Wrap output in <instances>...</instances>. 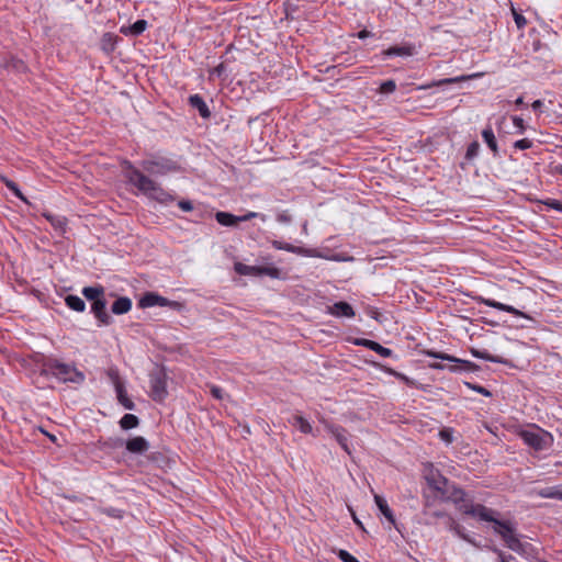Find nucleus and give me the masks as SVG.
Returning <instances> with one entry per match:
<instances>
[{"label":"nucleus","mask_w":562,"mask_h":562,"mask_svg":"<svg viewBox=\"0 0 562 562\" xmlns=\"http://www.w3.org/2000/svg\"><path fill=\"white\" fill-rule=\"evenodd\" d=\"M328 431L334 436L340 447L349 453L348 449V436L344 428L335 425H326Z\"/></svg>","instance_id":"4468645a"},{"label":"nucleus","mask_w":562,"mask_h":562,"mask_svg":"<svg viewBox=\"0 0 562 562\" xmlns=\"http://www.w3.org/2000/svg\"><path fill=\"white\" fill-rule=\"evenodd\" d=\"M125 446L128 452L135 454H142L149 449V442L142 436H136L128 439Z\"/></svg>","instance_id":"9b49d317"},{"label":"nucleus","mask_w":562,"mask_h":562,"mask_svg":"<svg viewBox=\"0 0 562 562\" xmlns=\"http://www.w3.org/2000/svg\"><path fill=\"white\" fill-rule=\"evenodd\" d=\"M479 153H480V144H479V142L474 140L469 144V146L467 148V153H465V158L468 160H473L474 158L477 157Z\"/></svg>","instance_id":"c9c22d12"},{"label":"nucleus","mask_w":562,"mask_h":562,"mask_svg":"<svg viewBox=\"0 0 562 562\" xmlns=\"http://www.w3.org/2000/svg\"><path fill=\"white\" fill-rule=\"evenodd\" d=\"M427 481L431 487L436 491L446 493V486L448 485V480L440 475L439 473H431L427 476Z\"/></svg>","instance_id":"412c9836"},{"label":"nucleus","mask_w":562,"mask_h":562,"mask_svg":"<svg viewBox=\"0 0 562 562\" xmlns=\"http://www.w3.org/2000/svg\"><path fill=\"white\" fill-rule=\"evenodd\" d=\"M471 353L473 357L483 359L486 361L495 362V363H505L506 361L498 356L491 355L487 350H479V349H471Z\"/></svg>","instance_id":"c756f323"},{"label":"nucleus","mask_w":562,"mask_h":562,"mask_svg":"<svg viewBox=\"0 0 562 562\" xmlns=\"http://www.w3.org/2000/svg\"><path fill=\"white\" fill-rule=\"evenodd\" d=\"M543 106V102L541 100H536L532 102L531 104V108L535 110V111H538L540 110L541 108Z\"/></svg>","instance_id":"4d7b16f0"},{"label":"nucleus","mask_w":562,"mask_h":562,"mask_svg":"<svg viewBox=\"0 0 562 562\" xmlns=\"http://www.w3.org/2000/svg\"><path fill=\"white\" fill-rule=\"evenodd\" d=\"M272 246L276 249L285 250V251L293 252V254H300L301 252V248L300 247L293 246L291 244L282 243V241H279V240H274L272 243Z\"/></svg>","instance_id":"f704fd0d"},{"label":"nucleus","mask_w":562,"mask_h":562,"mask_svg":"<svg viewBox=\"0 0 562 562\" xmlns=\"http://www.w3.org/2000/svg\"><path fill=\"white\" fill-rule=\"evenodd\" d=\"M447 527L450 531L454 532L459 538L463 539L467 542L473 543L471 538L465 533L464 528L450 516H447Z\"/></svg>","instance_id":"5701e85b"},{"label":"nucleus","mask_w":562,"mask_h":562,"mask_svg":"<svg viewBox=\"0 0 562 562\" xmlns=\"http://www.w3.org/2000/svg\"><path fill=\"white\" fill-rule=\"evenodd\" d=\"M482 137H483V140L485 142V144L487 145V147L493 153V156L494 157L498 156L497 140H496L495 134H494V132H493L491 126H486L482 131Z\"/></svg>","instance_id":"aec40b11"},{"label":"nucleus","mask_w":562,"mask_h":562,"mask_svg":"<svg viewBox=\"0 0 562 562\" xmlns=\"http://www.w3.org/2000/svg\"><path fill=\"white\" fill-rule=\"evenodd\" d=\"M492 551L497 553L498 560H499L498 562H508L507 557L504 554L503 551H501L499 549H497L495 547L492 548Z\"/></svg>","instance_id":"5fc2aeb1"},{"label":"nucleus","mask_w":562,"mask_h":562,"mask_svg":"<svg viewBox=\"0 0 562 562\" xmlns=\"http://www.w3.org/2000/svg\"><path fill=\"white\" fill-rule=\"evenodd\" d=\"M258 274H267L272 278L279 276V270L274 267H258Z\"/></svg>","instance_id":"a19ab883"},{"label":"nucleus","mask_w":562,"mask_h":562,"mask_svg":"<svg viewBox=\"0 0 562 562\" xmlns=\"http://www.w3.org/2000/svg\"><path fill=\"white\" fill-rule=\"evenodd\" d=\"M439 438L446 443L453 441V430L451 428H443L439 431Z\"/></svg>","instance_id":"ea45409f"},{"label":"nucleus","mask_w":562,"mask_h":562,"mask_svg":"<svg viewBox=\"0 0 562 562\" xmlns=\"http://www.w3.org/2000/svg\"><path fill=\"white\" fill-rule=\"evenodd\" d=\"M146 20H137L128 26H122L120 32L124 35L138 36L147 29Z\"/></svg>","instance_id":"a211bd4d"},{"label":"nucleus","mask_w":562,"mask_h":562,"mask_svg":"<svg viewBox=\"0 0 562 562\" xmlns=\"http://www.w3.org/2000/svg\"><path fill=\"white\" fill-rule=\"evenodd\" d=\"M538 495L543 498H553L562 501V486H549L541 488Z\"/></svg>","instance_id":"c85d7f7f"},{"label":"nucleus","mask_w":562,"mask_h":562,"mask_svg":"<svg viewBox=\"0 0 562 562\" xmlns=\"http://www.w3.org/2000/svg\"><path fill=\"white\" fill-rule=\"evenodd\" d=\"M255 217H260L262 221H266V216L262 215V214H259V213H256V212H247L245 215L238 216V223L247 222V221H250V220H252Z\"/></svg>","instance_id":"49530a36"},{"label":"nucleus","mask_w":562,"mask_h":562,"mask_svg":"<svg viewBox=\"0 0 562 562\" xmlns=\"http://www.w3.org/2000/svg\"><path fill=\"white\" fill-rule=\"evenodd\" d=\"M125 177L131 184L149 199L160 203H168L173 200L172 195L166 192L159 183L135 168L131 162H126Z\"/></svg>","instance_id":"f03ea898"},{"label":"nucleus","mask_w":562,"mask_h":562,"mask_svg":"<svg viewBox=\"0 0 562 562\" xmlns=\"http://www.w3.org/2000/svg\"><path fill=\"white\" fill-rule=\"evenodd\" d=\"M430 516L432 518H441V517H446L447 515L443 512H432V513H430Z\"/></svg>","instance_id":"13d9d810"},{"label":"nucleus","mask_w":562,"mask_h":562,"mask_svg":"<svg viewBox=\"0 0 562 562\" xmlns=\"http://www.w3.org/2000/svg\"><path fill=\"white\" fill-rule=\"evenodd\" d=\"M520 437L526 445L537 451L547 450L553 445V436L539 427L522 430Z\"/></svg>","instance_id":"20e7f679"},{"label":"nucleus","mask_w":562,"mask_h":562,"mask_svg":"<svg viewBox=\"0 0 562 562\" xmlns=\"http://www.w3.org/2000/svg\"><path fill=\"white\" fill-rule=\"evenodd\" d=\"M178 206L183 211V212H190L193 210V205L190 201H187V200H182L178 203Z\"/></svg>","instance_id":"3c124183"},{"label":"nucleus","mask_w":562,"mask_h":562,"mask_svg":"<svg viewBox=\"0 0 562 562\" xmlns=\"http://www.w3.org/2000/svg\"><path fill=\"white\" fill-rule=\"evenodd\" d=\"M124 443V440L121 438H110L106 442H104V446L111 447V448H119L122 447Z\"/></svg>","instance_id":"8fccbe9b"},{"label":"nucleus","mask_w":562,"mask_h":562,"mask_svg":"<svg viewBox=\"0 0 562 562\" xmlns=\"http://www.w3.org/2000/svg\"><path fill=\"white\" fill-rule=\"evenodd\" d=\"M235 270L239 274H244V276H250V274L258 276V267H255V266H247V265H244V263H236L235 265Z\"/></svg>","instance_id":"72a5a7b5"},{"label":"nucleus","mask_w":562,"mask_h":562,"mask_svg":"<svg viewBox=\"0 0 562 562\" xmlns=\"http://www.w3.org/2000/svg\"><path fill=\"white\" fill-rule=\"evenodd\" d=\"M512 12L517 27L519 30L524 29L527 24L526 18L521 13L517 12L514 8L512 9Z\"/></svg>","instance_id":"58836bf2"},{"label":"nucleus","mask_w":562,"mask_h":562,"mask_svg":"<svg viewBox=\"0 0 562 562\" xmlns=\"http://www.w3.org/2000/svg\"><path fill=\"white\" fill-rule=\"evenodd\" d=\"M11 188L14 190L15 194H16L19 198L23 199V196L21 195V193H20L15 188H13V187H11Z\"/></svg>","instance_id":"680f3d73"},{"label":"nucleus","mask_w":562,"mask_h":562,"mask_svg":"<svg viewBox=\"0 0 562 562\" xmlns=\"http://www.w3.org/2000/svg\"><path fill=\"white\" fill-rule=\"evenodd\" d=\"M215 218L223 226H235L238 224V216L228 212H217Z\"/></svg>","instance_id":"bb28decb"},{"label":"nucleus","mask_w":562,"mask_h":562,"mask_svg":"<svg viewBox=\"0 0 562 562\" xmlns=\"http://www.w3.org/2000/svg\"><path fill=\"white\" fill-rule=\"evenodd\" d=\"M416 53L415 45L405 44L402 46H392L383 52L385 56H413Z\"/></svg>","instance_id":"2eb2a0df"},{"label":"nucleus","mask_w":562,"mask_h":562,"mask_svg":"<svg viewBox=\"0 0 562 562\" xmlns=\"http://www.w3.org/2000/svg\"><path fill=\"white\" fill-rule=\"evenodd\" d=\"M210 392L212 396L216 400H222L224 397V391L220 386L212 385Z\"/></svg>","instance_id":"09e8293b"},{"label":"nucleus","mask_w":562,"mask_h":562,"mask_svg":"<svg viewBox=\"0 0 562 562\" xmlns=\"http://www.w3.org/2000/svg\"><path fill=\"white\" fill-rule=\"evenodd\" d=\"M542 203L544 205H547L548 207L562 213V202L561 201L555 200V199H547V200L542 201Z\"/></svg>","instance_id":"79ce46f5"},{"label":"nucleus","mask_w":562,"mask_h":562,"mask_svg":"<svg viewBox=\"0 0 562 562\" xmlns=\"http://www.w3.org/2000/svg\"><path fill=\"white\" fill-rule=\"evenodd\" d=\"M138 424H139L138 417L133 414H125L120 420V426L124 430L135 428L138 426Z\"/></svg>","instance_id":"7c9ffc66"},{"label":"nucleus","mask_w":562,"mask_h":562,"mask_svg":"<svg viewBox=\"0 0 562 562\" xmlns=\"http://www.w3.org/2000/svg\"><path fill=\"white\" fill-rule=\"evenodd\" d=\"M7 67H10L18 72L24 71L26 69L25 64L20 59H12L10 64L7 65Z\"/></svg>","instance_id":"a18cd8bd"},{"label":"nucleus","mask_w":562,"mask_h":562,"mask_svg":"<svg viewBox=\"0 0 562 562\" xmlns=\"http://www.w3.org/2000/svg\"><path fill=\"white\" fill-rule=\"evenodd\" d=\"M115 390V393H116V398H117V402L125 408V409H128V411H133L135 409V404L134 402L127 396V393H126V389L123 385L114 389Z\"/></svg>","instance_id":"4be33fe9"},{"label":"nucleus","mask_w":562,"mask_h":562,"mask_svg":"<svg viewBox=\"0 0 562 562\" xmlns=\"http://www.w3.org/2000/svg\"><path fill=\"white\" fill-rule=\"evenodd\" d=\"M138 305L142 308H148L153 306H168L176 311H180L182 308L181 303L177 301H170L155 292L145 293L139 300Z\"/></svg>","instance_id":"0eeeda50"},{"label":"nucleus","mask_w":562,"mask_h":562,"mask_svg":"<svg viewBox=\"0 0 562 562\" xmlns=\"http://www.w3.org/2000/svg\"><path fill=\"white\" fill-rule=\"evenodd\" d=\"M513 123L516 127L519 128V131L522 133L525 131V124H524V120L519 116H514L513 117Z\"/></svg>","instance_id":"864d4df0"},{"label":"nucleus","mask_w":562,"mask_h":562,"mask_svg":"<svg viewBox=\"0 0 562 562\" xmlns=\"http://www.w3.org/2000/svg\"><path fill=\"white\" fill-rule=\"evenodd\" d=\"M99 512L116 519H121L123 517V512L114 507L99 508Z\"/></svg>","instance_id":"e433bc0d"},{"label":"nucleus","mask_w":562,"mask_h":562,"mask_svg":"<svg viewBox=\"0 0 562 562\" xmlns=\"http://www.w3.org/2000/svg\"><path fill=\"white\" fill-rule=\"evenodd\" d=\"M338 558L342 561V562H359V560L357 558H355L352 554H350L348 551L346 550H339L338 552Z\"/></svg>","instance_id":"de8ad7c7"},{"label":"nucleus","mask_w":562,"mask_h":562,"mask_svg":"<svg viewBox=\"0 0 562 562\" xmlns=\"http://www.w3.org/2000/svg\"><path fill=\"white\" fill-rule=\"evenodd\" d=\"M476 76L477 75H473V77H476ZM470 78H472V76H459V77H454V78H446V79L434 81L432 83L428 85L426 88L439 87V86L454 83V82H461V81H465Z\"/></svg>","instance_id":"2f4dec72"},{"label":"nucleus","mask_w":562,"mask_h":562,"mask_svg":"<svg viewBox=\"0 0 562 562\" xmlns=\"http://www.w3.org/2000/svg\"><path fill=\"white\" fill-rule=\"evenodd\" d=\"M531 146L532 142L528 138L518 139L514 143V147L520 150L529 149Z\"/></svg>","instance_id":"c03bdc74"},{"label":"nucleus","mask_w":562,"mask_h":562,"mask_svg":"<svg viewBox=\"0 0 562 562\" xmlns=\"http://www.w3.org/2000/svg\"><path fill=\"white\" fill-rule=\"evenodd\" d=\"M189 103L192 108L196 109L199 111V114L203 119H207L211 116V112L209 110V106L206 105L203 98L199 94L190 95Z\"/></svg>","instance_id":"dca6fc26"},{"label":"nucleus","mask_w":562,"mask_h":562,"mask_svg":"<svg viewBox=\"0 0 562 562\" xmlns=\"http://www.w3.org/2000/svg\"><path fill=\"white\" fill-rule=\"evenodd\" d=\"M82 295L88 300L95 302L104 297V288L102 285L86 286L82 289Z\"/></svg>","instance_id":"b1692460"},{"label":"nucleus","mask_w":562,"mask_h":562,"mask_svg":"<svg viewBox=\"0 0 562 562\" xmlns=\"http://www.w3.org/2000/svg\"><path fill=\"white\" fill-rule=\"evenodd\" d=\"M515 104L518 105V106L522 105L524 104V98L522 97L517 98L516 101H515Z\"/></svg>","instance_id":"052dcab7"},{"label":"nucleus","mask_w":562,"mask_h":562,"mask_svg":"<svg viewBox=\"0 0 562 562\" xmlns=\"http://www.w3.org/2000/svg\"><path fill=\"white\" fill-rule=\"evenodd\" d=\"M328 313L336 317H347L351 318L355 316V311L352 306L347 302H337L334 305L328 307Z\"/></svg>","instance_id":"f8f14e48"},{"label":"nucleus","mask_w":562,"mask_h":562,"mask_svg":"<svg viewBox=\"0 0 562 562\" xmlns=\"http://www.w3.org/2000/svg\"><path fill=\"white\" fill-rule=\"evenodd\" d=\"M132 300L127 296H121L114 301L111 306V311L115 315H123L131 311Z\"/></svg>","instance_id":"f3484780"},{"label":"nucleus","mask_w":562,"mask_h":562,"mask_svg":"<svg viewBox=\"0 0 562 562\" xmlns=\"http://www.w3.org/2000/svg\"><path fill=\"white\" fill-rule=\"evenodd\" d=\"M289 423L299 428V430L303 434H312L313 428L312 425L301 415H294L289 419Z\"/></svg>","instance_id":"393cba45"},{"label":"nucleus","mask_w":562,"mask_h":562,"mask_svg":"<svg viewBox=\"0 0 562 562\" xmlns=\"http://www.w3.org/2000/svg\"><path fill=\"white\" fill-rule=\"evenodd\" d=\"M215 71H216L217 74H220V72H221V67H217V68L215 69Z\"/></svg>","instance_id":"69168bd1"},{"label":"nucleus","mask_w":562,"mask_h":562,"mask_svg":"<svg viewBox=\"0 0 562 562\" xmlns=\"http://www.w3.org/2000/svg\"><path fill=\"white\" fill-rule=\"evenodd\" d=\"M50 370L57 379L64 382L81 383L85 381V374L70 364L55 362Z\"/></svg>","instance_id":"423d86ee"},{"label":"nucleus","mask_w":562,"mask_h":562,"mask_svg":"<svg viewBox=\"0 0 562 562\" xmlns=\"http://www.w3.org/2000/svg\"><path fill=\"white\" fill-rule=\"evenodd\" d=\"M371 35H372V33H371V32H369V31H367V30H362V31H360V32L357 34L358 38H360V40L367 38V37H369V36H371Z\"/></svg>","instance_id":"6e6d98bb"},{"label":"nucleus","mask_w":562,"mask_h":562,"mask_svg":"<svg viewBox=\"0 0 562 562\" xmlns=\"http://www.w3.org/2000/svg\"><path fill=\"white\" fill-rule=\"evenodd\" d=\"M278 221L286 223V222H290V217L286 214H279L278 215Z\"/></svg>","instance_id":"bf43d9fd"},{"label":"nucleus","mask_w":562,"mask_h":562,"mask_svg":"<svg viewBox=\"0 0 562 562\" xmlns=\"http://www.w3.org/2000/svg\"><path fill=\"white\" fill-rule=\"evenodd\" d=\"M143 170L153 176H165L178 170V164L166 157H155L140 162Z\"/></svg>","instance_id":"39448f33"},{"label":"nucleus","mask_w":562,"mask_h":562,"mask_svg":"<svg viewBox=\"0 0 562 562\" xmlns=\"http://www.w3.org/2000/svg\"><path fill=\"white\" fill-rule=\"evenodd\" d=\"M374 502H375L379 510L381 512V514L385 517V519L391 525H395V516H394L393 512L391 510V508L389 507L385 498L380 495H374Z\"/></svg>","instance_id":"6ab92c4d"},{"label":"nucleus","mask_w":562,"mask_h":562,"mask_svg":"<svg viewBox=\"0 0 562 562\" xmlns=\"http://www.w3.org/2000/svg\"><path fill=\"white\" fill-rule=\"evenodd\" d=\"M384 370H385V372H387L389 374H391L397 379H401L403 381H408L407 376H405L403 373H400L391 368H385Z\"/></svg>","instance_id":"603ef678"},{"label":"nucleus","mask_w":562,"mask_h":562,"mask_svg":"<svg viewBox=\"0 0 562 562\" xmlns=\"http://www.w3.org/2000/svg\"><path fill=\"white\" fill-rule=\"evenodd\" d=\"M427 355L429 357L440 359L442 361H447L448 363L443 362H432L429 364L431 369L436 370H448L452 373H460V372H475L479 370V366L475 363L469 361L456 358L453 356H450L445 352H437V351H428Z\"/></svg>","instance_id":"7ed1b4c3"},{"label":"nucleus","mask_w":562,"mask_h":562,"mask_svg":"<svg viewBox=\"0 0 562 562\" xmlns=\"http://www.w3.org/2000/svg\"><path fill=\"white\" fill-rule=\"evenodd\" d=\"M396 89V83L394 80H386L384 82L381 83L380 86V92L381 93H392L394 92Z\"/></svg>","instance_id":"4c0bfd02"},{"label":"nucleus","mask_w":562,"mask_h":562,"mask_svg":"<svg viewBox=\"0 0 562 562\" xmlns=\"http://www.w3.org/2000/svg\"><path fill=\"white\" fill-rule=\"evenodd\" d=\"M104 37H105V38L108 37L109 40H111V38H112V36H111L110 34H105V35H104Z\"/></svg>","instance_id":"0e129e2a"},{"label":"nucleus","mask_w":562,"mask_h":562,"mask_svg":"<svg viewBox=\"0 0 562 562\" xmlns=\"http://www.w3.org/2000/svg\"><path fill=\"white\" fill-rule=\"evenodd\" d=\"M44 216L46 217V220L52 224V226L58 231L59 233H64L65 232V227H66V217L61 216V215H56V214H52V213H44Z\"/></svg>","instance_id":"a878e982"},{"label":"nucleus","mask_w":562,"mask_h":562,"mask_svg":"<svg viewBox=\"0 0 562 562\" xmlns=\"http://www.w3.org/2000/svg\"><path fill=\"white\" fill-rule=\"evenodd\" d=\"M91 312L97 318L99 326H109L113 323V318L106 312V301L104 297L92 302Z\"/></svg>","instance_id":"1a4fd4ad"},{"label":"nucleus","mask_w":562,"mask_h":562,"mask_svg":"<svg viewBox=\"0 0 562 562\" xmlns=\"http://www.w3.org/2000/svg\"><path fill=\"white\" fill-rule=\"evenodd\" d=\"M476 301L481 304H484L486 306H490V307H493V308H496V310H499V311H504V312H507V313H510L515 316H518V317H527L522 312H520L519 310L515 308L514 306L512 305H507V304H504V303H501V302H497L495 300H492V299H486V297H483V296H479L476 297Z\"/></svg>","instance_id":"9d476101"},{"label":"nucleus","mask_w":562,"mask_h":562,"mask_svg":"<svg viewBox=\"0 0 562 562\" xmlns=\"http://www.w3.org/2000/svg\"><path fill=\"white\" fill-rule=\"evenodd\" d=\"M452 501L458 504V509L467 516L477 518L482 521L493 522L494 532L499 535L506 546L517 552L521 553L524 544L519 540L516 529L510 521L498 520L495 518L496 512L482 505L475 504L472 501L464 499V492L460 488H454Z\"/></svg>","instance_id":"f257e3e1"},{"label":"nucleus","mask_w":562,"mask_h":562,"mask_svg":"<svg viewBox=\"0 0 562 562\" xmlns=\"http://www.w3.org/2000/svg\"><path fill=\"white\" fill-rule=\"evenodd\" d=\"M465 385L469 389H471V390H473V391H475V392H477V393H480V394H482L484 396L488 397V396L492 395V393L487 389H485L484 386H481V385H477V384H473V383H470V382H467Z\"/></svg>","instance_id":"37998d69"},{"label":"nucleus","mask_w":562,"mask_h":562,"mask_svg":"<svg viewBox=\"0 0 562 562\" xmlns=\"http://www.w3.org/2000/svg\"><path fill=\"white\" fill-rule=\"evenodd\" d=\"M357 346H362L366 348H369L370 350L375 351L382 357H391L393 351L390 348L383 347L376 341L369 340V339H358L355 342Z\"/></svg>","instance_id":"ddd939ff"},{"label":"nucleus","mask_w":562,"mask_h":562,"mask_svg":"<svg viewBox=\"0 0 562 562\" xmlns=\"http://www.w3.org/2000/svg\"><path fill=\"white\" fill-rule=\"evenodd\" d=\"M65 303L70 310L76 312H83L86 310L85 301L77 295H67L65 297Z\"/></svg>","instance_id":"cd10ccee"},{"label":"nucleus","mask_w":562,"mask_h":562,"mask_svg":"<svg viewBox=\"0 0 562 562\" xmlns=\"http://www.w3.org/2000/svg\"><path fill=\"white\" fill-rule=\"evenodd\" d=\"M106 375L109 380L112 382L114 389L124 384L116 368H109L106 371Z\"/></svg>","instance_id":"473e14b6"},{"label":"nucleus","mask_w":562,"mask_h":562,"mask_svg":"<svg viewBox=\"0 0 562 562\" xmlns=\"http://www.w3.org/2000/svg\"><path fill=\"white\" fill-rule=\"evenodd\" d=\"M168 395L166 374L158 371L150 374V396L154 401L162 402Z\"/></svg>","instance_id":"6e6552de"},{"label":"nucleus","mask_w":562,"mask_h":562,"mask_svg":"<svg viewBox=\"0 0 562 562\" xmlns=\"http://www.w3.org/2000/svg\"><path fill=\"white\" fill-rule=\"evenodd\" d=\"M355 522L362 528V524L353 516Z\"/></svg>","instance_id":"e2e57ef3"}]
</instances>
